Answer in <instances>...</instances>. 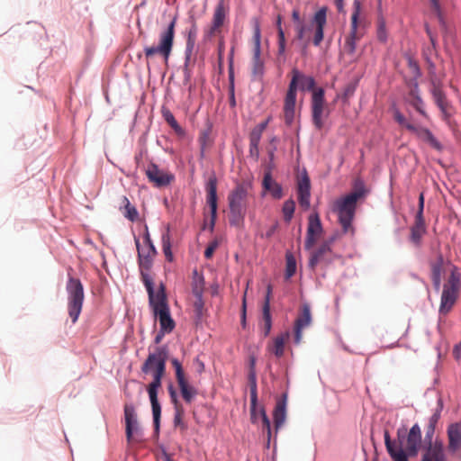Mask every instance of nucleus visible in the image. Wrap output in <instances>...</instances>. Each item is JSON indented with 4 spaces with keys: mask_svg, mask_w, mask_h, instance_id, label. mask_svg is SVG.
I'll use <instances>...</instances> for the list:
<instances>
[{
    "mask_svg": "<svg viewBox=\"0 0 461 461\" xmlns=\"http://www.w3.org/2000/svg\"><path fill=\"white\" fill-rule=\"evenodd\" d=\"M325 92L321 87L317 88L313 91L312 95V117L314 126L321 130L324 125L325 111L327 109L325 102ZM328 116V113L326 114Z\"/></svg>",
    "mask_w": 461,
    "mask_h": 461,
    "instance_id": "nucleus-11",
    "label": "nucleus"
},
{
    "mask_svg": "<svg viewBox=\"0 0 461 461\" xmlns=\"http://www.w3.org/2000/svg\"><path fill=\"white\" fill-rule=\"evenodd\" d=\"M441 409H442V402L439 400L438 401V409L430 417V420H429V430H428V432H427V437H431V435L434 433L435 425H436V423L438 422V420L440 418Z\"/></svg>",
    "mask_w": 461,
    "mask_h": 461,
    "instance_id": "nucleus-53",
    "label": "nucleus"
},
{
    "mask_svg": "<svg viewBox=\"0 0 461 461\" xmlns=\"http://www.w3.org/2000/svg\"><path fill=\"white\" fill-rule=\"evenodd\" d=\"M296 91L294 90V82H290L284 100V120L286 125L294 122L295 116Z\"/></svg>",
    "mask_w": 461,
    "mask_h": 461,
    "instance_id": "nucleus-21",
    "label": "nucleus"
},
{
    "mask_svg": "<svg viewBox=\"0 0 461 461\" xmlns=\"http://www.w3.org/2000/svg\"><path fill=\"white\" fill-rule=\"evenodd\" d=\"M360 14V3L354 2V11L351 15V28L348 35L345 38L342 53L354 58L356 52L357 41L360 40L361 34L357 32L358 17Z\"/></svg>",
    "mask_w": 461,
    "mask_h": 461,
    "instance_id": "nucleus-9",
    "label": "nucleus"
},
{
    "mask_svg": "<svg viewBox=\"0 0 461 461\" xmlns=\"http://www.w3.org/2000/svg\"><path fill=\"white\" fill-rule=\"evenodd\" d=\"M421 461H445L443 444L438 441H436L434 444L430 442Z\"/></svg>",
    "mask_w": 461,
    "mask_h": 461,
    "instance_id": "nucleus-31",
    "label": "nucleus"
},
{
    "mask_svg": "<svg viewBox=\"0 0 461 461\" xmlns=\"http://www.w3.org/2000/svg\"><path fill=\"white\" fill-rule=\"evenodd\" d=\"M427 232L424 216L415 215L413 225L411 227L410 240L416 246L420 247L424 234Z\"/></svg>",
    "mask_w": 461,
    "mask_h": 461,
    "instance_id": "nucleus-28",
    "label": "nucleus"
},
{
    "mask_svg": "<svg viewBox=\"0 0 461 461\" xmlns=\"http://www.w3.org/2000/svg\"><path fill=\"white\" fill-rule=\"evenodd\" d=\"M178 387L180 389L181 395L185 402L191 403L197 394V391L194 387L190 385L185 379L177 382Z\"/></svg>",
    "mask_w": 461,
    "mask_h": 461,
    "instance_id": "nucleus-38",
    "label": "nucleus"
},
{
    "mask_svg": "<svg viewBox=\"0 0 461 461\" xmlns=\"http://www.w3.org/2000/svg\"><path fill=\"white\" fill-rule=\"evenodd\" d=\"M298 203L302 208L308 210L310 208L311 184L309 176L304 174L298 181L297 185Z\"/></svg>",
    "mask_w": 461,
    "mask_h": 461,
    "instance_id": "nucleus-27",
    "label": "nucleus"
},
{
    "mask_svg": "<svg viewBox=\"0 0 461 461\" xmlns=\"http://www.w3.org/2000/svg\"><path fill=\"white\" fill-rule=\"evenodd\" d=\"M286 267H285V276L286 278L292 277L296 271V261L294 257L291 253H287L285 256Z\"/></svg>",
    "mask_w": 461,
    "mask_h": 461,
    "instance_id": "nucleus-51",
    "label": "nucleus"
},
{
    "mask_svg": "<svg viewBox=\"0 0 461 461\" xmlns=\"http://www.w3.org/2000/svg\"><path fill=\"white\" fill-rule=\"evenodd\" d=\"M248 186L245 184H238L229 194V207L247 208Z\"/></svg>",
    "mask_w": 461,
    "mask_h": 461,
    "instance_id": "nucleus-24",
    "label": "nucleus"
},
{
    "mask_svg": "<svg viewBox=\"0 0 461 461\" xmlns=\"http://www.w3.org/2000/svg\"><path fill=\"white\" fill-rule=\"evenodd\" d=\"M141 280L149 294V303L153 310V313L159 312V310H164V308H169L164 285L160 284L158 291L155 293L153 279L149 274H143Z\"/></svg>",
    "mask_w": 461,
    "mask_h": 461,
    "instance_id": "nucleus-8",
    "label": "nucleus"
},
{
    "mask_svg": "<svg viewBox=\"0 0 461 461\" xmlns=\"http://www.w3.org/2000/svg\"><path fill=\"white\" fill-rule=\"evenodd\" d=\"M199 143L201 146V156L203 157L205 149L209 141V134L206 131H203L199 136Z\"/></svg>",
    "mask_w": 461,
    "mask_h": 461,
    "instance_id": "nucleus-58",
    "label": "nucleus"
},
{
    "mask_svg": "<svg viewBox=\"0 0 461 461\" xmlns=\"http://www.w3.org/2000/svg\"><path fill=\"white\" fill-rule=\"evenodd\" d=\"M158 362L159 363H158V370H155L152 374L153 381L148 386V393L152 408L155 436L157 438L158 437L159 434L161 416V407L158 400V390L161 387V380L166 372L163 364V359H160Z\"/></svg>",
    "mask_w": 461,
    "mask_h": 461,
    "instance_id": "nucleus-4",
    "label": "nucleus"
},
{
    "mask_svg": "<svg viewBox=\"0 0 461 461\" xmlns=\"http://www.w3.org/2000/svg\"><path fill=\"white\" fill-rule=\"evenodd\" d=\"M262 317H263V329L265 337L268 336L272 328V319L270 313V306L268 305V301L264 303L262 309Z\"/></svg>",
    "mask_w": 461,
    "mask_h": 461,
    "instance_id": "nucleus-44",
    "label": "nucleus"
},
{
    "mask_svg": "<svg viewBox=\"0 0 461 461\" xmlns=\"http://www.w3.org/2000/svg\"><path fill=\"white\" fill-rule=\"evenodd\" d=\"M460 288V275L456 269H453L443 285L439 306L440 314H447L451 311L458 298Z\"/></svg>",
    "mask_w": 461,
    "mask_h": 461,
    "instance_id": "nucleus-5",
    "label": "nucleus"
},
{
    "mask_svg": "<svg viewBox=\"0 0 461 461\" xmlns=\"http://www.w3.org/2000/svg\"><path fill=\"white\" fill-rule=\"evenodd\" d=\"M176 24V16H174L167 28L162 31L159 34V43L158 46H146L144 48V54L147 59V65L149 66V59L155 55L158 54L162 56L165 62L168 61L171 55L174 38H175V27Z\"/></svg>",
    "mask_w": 461,
    "mask_h": 461,
    "instance_id": "nucleus-2",
    "label": "nucleus"
},
{
    "mask_svg": "<svg viewBox=\"0 0 461 461\" xmlns=\"http://www.w3.org/2000/svg\"><path fill=\"white\" fill-rule=\"evenodd\" d=\"M448 448L455 452L461 447V424L452 423L447 428Z\"/></svg>",
    "mask_w": 461,
    "mask_h": 461,
    "instance_id": "nucleus-30",
    "label": "nucleus"
},
{
    "mask_svg": "<svg viewBox=\"0 0 461 461\" xmlns=\"http://www.w3.org/2000/svg\"><path fill=\"white\" fill-rule=\"evenodd\" d=\"M429 80L431 85L430 93L433 96L434 102L440 109L444 118L447 119L450 116V105L447 100L444 92L442 91L440 80L438 78L437 76L430 77Z\"/></svg>",
    "mask_w": 461,
    "mask_h": 461,
    "instance_id": "nucleus-17",
    "label": "nucleus"
},
{
    "mask_svg": "<svg viewBox=\"0 0 461 461\" xmlns=\"http://www.w3.org/2000/svg\"><path fill=\"white\" fill-rule=\"evenodd\" d=\"M219 245H220V242L217 239H214L213 240L210 241L205 251H204V257L207 259L212 258L213 256V253L218 249Z\"/></svg>",
    "mask_w": 461,
    "mask_h": 461,
    "instance_id": "nucleus-55",
    "label": "nucleus"
},
{
    "mask_svg": "<svg viewBox=\"0 0 461 461\" xmlns=\"http://www.w3.org/2000/svg\"><path fill=\"white\" fill-rule=\"evenodd\" d=\"M155 317L158 318L160 329L163 331L170 333L175 329L176 323L170 315L169 308H164L154 313Z\"/></svg>",
    "mask_w": 461,
    "mask_h": 461,
    "instance_id": "nucleus-33",
    "label": "nucleus"
},
{
    "mask_svg": "<svg viewBox=\"0 0 461 461\" xmlns=\"http://www.w3.org/2000/svg\"><path fill=\"white\" fill-rule=\"evenodd\" d=\"M145 173L149 181L158 188L167 186L175 180L172 173L160 169L153 162L148 165Z\"/></svg>",
    "mask_w": 461,
    "mask_h": 461,
    "instance_id": "nucleus-12",
    "label": "nucleus"
},
{
    "mask_svg": "<svg viewBox=\"0 0 461 461\" xmlns=\"http://www.w3.org/2000/svg\"><path fill=\"white\" fill-rule=\"evenodd\" d=\"M295 30V40L296 41H304L305 44L309 43V40L306 39V32L310 30V27L306 25L304 22L299 23L294 25Z\"/></svg>",
    "mask_w": 461,
    "mask_h": 461,
    "instance_id": "nucleus-49",
    "label": "nucleus"
},
{
    "mask_svg": "<svg viewBox=\"0 0 461 461\" xmlns=\"http://www.w3.org/2000/svg\"><path fill=\"white\" fill-rule=\"evenodd\" d=\"M250 412L252 413V410L250 409ZM258 415L261 417L262 419V424H263V430L264 431H267V438H268V440L270 439V437H271V424H270V420L265 411V410L262 408L260 409L259 411V413L258 414L257 413V407H255V416H254V419H253V416L251 415V421L253 423L257 422L258 420Z\"/></svg>",
    "mask_w": 461,
    "mask_h": 461,
    "instance_id": "nucleus-42",
    "label": "nucleus"
},
{
    "mask_svg": "<svg viewBox=\"0 0 461 461\" xmlns=\"http://www.w3.org/2000/svg\"><path fill=\"white\" fill-rule=\"evenodd\" d=\"M431 268V279L436 290H438L441 284V273L443 268V258L438 256L435 262L430 264Z\"/></svg>",
    "mask_w": 461,
    "mask_h": 461,
    "instance_id": "nucleus-37",
    "label": "nucleus"
},
{
    "mask_svg": "<svg viewBox=\"0 0 461 461\" xmlns=\"http://www.w3.org/2000/svg\"><path fill=\"white\" fill-rule=\"evenodd\" d=\"M312 322L311 309L308 305H303L300 315L294 322V343L300 344L303 339V330L310 326Z\"/></svg>",
    "mask_w": 461,
    "mask_h": 461,
    "instance_id": "nucleus-25",
    "label": "nucleus"
},
{
    "mask_svg": "<svg viewBox=\"0 0 461 461\" xmlns=\"http://www.w3.org/2000/svg\"><path fill=\"white\" fill-rule=\"evenodd\" d=\"M136 247L138 250V258H139V267L140 270L141 278H143V274H149L150 270L153 259L157 255L156 248L150 239L148 228L146 227V231L144 234V241L143 246H140L139 240H135Z\"/></svg>",
    "mask_w": 461,
    "mask_h": 461,
    "instance_id": "nucleus-7",
    "label": "nucleus"
},
{
    "mask_svg": "<svg viewBox=\"0 0 461 461\" xmlns=\"http://www.w3.org/2000/svg\"><path fill=\"white\" fill-rule=\"evenodd\" d=\"M323 229L320 216L317 212L312 213L308 217V227L304 248L311 250L316 241L321 238Z\"/></svg>",
    "mask_w": 461,
    "mask_h": 461,
    "instance_id": "nucleus-16",
    "label": "nucleus"
},
{
    "mask_svg": "<svg viewBox=\"0 0 461 461\" xmlns=\"http://www.w3.org/2000/svg\"><path fill=\"white\" fill-rule=\"evenodd\" d=\"M162 116L164 120L170 125V127L176 131L178 135L184 134V130L182 127L178 124L176 120L175 119L173 113L168 109H163L162 110Z\"/></svg>",
    "mask_w": 461,
    "mask_h": 461,
    "instance_id": "nucleus-43",
    "label": "nucleus"
},
{
    "mask_svg": "<svg viewBox=\"0 0 461 461\" xmlns=\"http://www.w3.org/2000/svg\"><path fill=\"white\" fill-rule=\"evenodd\" d=\"M184 408L181 404H176L175 409V416H174V426L175 427H180L182 430L186 429L185 423L183 422V417H184Z\"/></svg>",
    "mask_w": 461,
    "mask_h": 461,
    "instance_id": "nucleus-50",
    "label": "nucleus"
},
{
    "mask_svg": "<svg viewBox=\"0 0 461 461\" xmlns=\"http://www.w3.org/2000/svg\"><path fill=\"white\" fill-rule=\"evenodd\" d=\"M423 211H424V194L420 193L419 196V204H418V211L416 212L417 216H423Z\"/></svg>",
    "mask_w": 461,
    "mask_h": 461,
    "instance_id": "nucleus-59",
    "label": "nucleus"
},
{
    "mask_svg": "<svg viewBox=\"0 0 461 461\" xmlns=\"http://www.w3.org/2000/svg\"><path fill=\"white\" fill-rule=\"evenodd\" d=\"M295 210V203L293 199L286 200L282 208V212L284 214V219L286 222H290L294 216V212Z\"/></svg>",
    "mask_w": 461,
    "mask_h": 461,
    "instance_id": "nucleus-48",
    "label": "nucleus"
},
{
    "mask_svg": "<svg viewBox=\"0 0 461 461\" xmlns=\"http://www.w3.org/2000/svg\"><path fill=\"white\" fill-rule=\"evenodd\" d=\"M394 118L402 126H403L405 128H406V124H411L410 122H408L406 121L404 116L402 113H400L399 112L395 113Z\"/></svg>",
    "mask_w": 461,
    "mask_h": 461,
    "instance_id": "nucleus-61",
    "label": "nucleus"
},
{
    "mask_svg": "<svg viewBox=\"0 0 461 461\" xmlns=\"http://www.w3.org/2000/svg\"><path fill=\"white\" fill-rule=\"evenodd\" d=\"M421 442V431L418 424H415L410 429L407 437L406 449L410 455H416L419 446Z\"/></svg>",
    "mask_w": 461,
    "mask_h": 461,
    "instance_id": "nucleus-29",
    "label": "nucleus"
},
{
    "mask_svg": "<svg viewBox=\"0 0 461 461\" xmlns=\"http://www.w3.org/2000/svg\"><path fill=\"white\" fill-rule=\"evenodd\" d=\"M125 434L128 443L133 440V434L139 430L137 413L132 404L124 405Z\"/></svg>",
    "mask_w": 461,
    "mask_h": 461,
    "instance_id": "nucleus-22",
    "label": "nucleus"
},
{
    "mask_svg": "<svg viewBox=\"0 0 461 461\" xmlns=\"http://www.w3.org/2000/svg\"><path fill=\"white\" fill-rule=\"evenodd\" d=\"M171 363L176 370V382L185 379V375L181 363L176 358H173L171 360Z\"/></svg>",
    "mask_w": 461,
    "mask_h": 461,
    "instance_id": "nucleus-54",
    "label": "nucleus"
},
{
    "mask_svg": "<svg viewBox=\"0 0 461 461\" xmlns=\"http://www.w3.org/2000/svg\"><path fill=\"white\" fill-rule=\"evenodd\" d=\"M197 35V26L195 22H193V24L188 32V37L186 41V48L185 51V64H184V82L185 84H188L191 80V68L190 66L194 63V60L192 59V55L195 44V39Z\"/></svg>",
    "mask_w": 461,
    "mask_h": 461,
    "instance_id": "nucleus-14",
    "label": "nucleus"
},
{
    "mask_svg": "<svg viewBox=\"0 0 461 461\" xmlns=\"http://www.w3.org/2000/svg\"><path fill=\"white\" fill-rule=\"evenodd\" d=\"M206 203L211 211L210 230H212L217 218V178L214 175L211 176L205 185Z\"/></svg>",
    "mask_w": 461,
    "mask_h": 461,
    "instance_id": "nucleus-15",
    "label": "nucleus"
},
{
    "mask_svg": "<svg viewBox=\"0 0 461 461\" xmlns=\"http://www.w3.org/2000/svg\"><path fill=\"white\" fill-rule=\"evenodd\" d=\"M406 129L414 134L418 139L429 144L431 148L441 150V143L434 137L432 132L424 127L414 124H406Z\"/></svg>",
    "mask_w": 461,
    "mask_h": 461,
    "instance_id": "nucleus-23",
    "label": "nucleus"
},
{
    "mask_svg": "<svg viewBox=\"0 0 461 461\" xmlns=\"http://www.w3.org/2000/svg\"><path fill=\"white\" fill-rule=\"evenodd\" d=\"M292 79L290 82H294V90L297 92L299 88L302 91H312L313 93L315 88V80L312 77L306 76L300 72L298 69L294 68L292 70Z\"/></svg>",
    "mask_w": 461,
    "mask_h": 461,
    "instance_id": "nucleus-26",
    "label": "nucleus"
},
{
    "mask_svg": "<svg viewBox=\"0 0 461 461\" xmlns=\"http://www.w3.org/2000/svg\"><path fill=\"white\" fill-rule=\"evenodd\" d=\"M384 444L389 455L393 459V461H408L407 456L402 447L399 449L394 447V444L391 441V438L387 430L384 431Z\"/></svg>",
    "mask_w": 461,
    "mask_h": 461,
    "instance_id": "nucleus-34",
    "label": "nucleus"
},
{
    "mask_svg": "<svg viewBox=\"0 0 461 461\" xmlns=\"http://www.w3.org/2000/svg\"><path fill=\"white\" fill-rule=\"evenodd\" d=\"M229 14V5L225 0H220L213 9L211 23L204 29L205 39L210 40L222 32L223 27L228 22Z\"/></svg>",
    "mask_w": 461,
    "mask_h": 461,
    "instance_id": "nucleus-6",
    "label": "nucleus"
},
{
    "mask_svg": "<svg viewBox=\"0 0 461 461\" xmlns=\"http://www.w3.org/2000/svg\"><path fill=\"white\" fill-rule=\"evenodd\" d=\"M377 39L381 42H385L387 40L385 20L383 17H379L377 21Z\"/></svg>",
    "mask_w": 461,
    "mask_h": 461,
    "instance_id": "nucleus-52",
    "label": "nucleus"
},
{
    "mask_svg": "<svg viewBox=\"0 0 461 461\" xmlns=\"http://www.w3.org/2000/svg\"><path fill=\"white\" fill-rule=\"evenodd\" d=\"M426 32L429 38L430 45L427 46L423 49V58L426 60L428 65V71L429 77L437 76L436 74V66L434 63V59L438 58V51L436 48V37L432 34L431 31L428 26H426Z\"/></svg>",
    "mask_w": 461,
    "mask_h": 461,
    "instance_id": "nucleus-20",
    "label": "nucleus"
},
{
    "mask_svg": "<svg viewBox=\"0 0 461 461\" xmlns=\"http://www.w3.org/2000/svg\"><path fill=\"white\" fill-rule=\"evenodd\" d=\"M364 196L365 190L358 188L334 203L333 211L338 214L343 232H353L352 221L355 217L357 203Z\"/></svg>",
    "mask_w": 461,
    "mask_h": 461,
    "instance_id": "nucleus-1",
    "label": "nucleus"
},
{
    "mask_svg": "<svg viewBox=\"0 0 461 461\" xmlns=\"http://www.w3.org/2000/svg\"><path fill=\"white\" fill-rule=\"evenodd\" d=\"M120 210L124 217L132 222L136 221L139 218V212L136 207L130 203L126 196L122 197Z\"/></svg>",
    "mask_w": 461,
    "mask_h": 461,
    "instance_id": "nucleus-36",
    "label": "nucleus"
},
{
    "mask_svg": "<svg viewBox=\"0 0 461 461\" xmlns=\"http://www.w3.org/2000/svg\"><path fill=\"white\" fill-rule=\"evenodd\" d=\"M332 240H325L317 249L310 253L309 267L314 269L320 263L329 265L332 262L334 255L331 249Z\"/></svg>",
    "mask_w": 461,
    "mask_h": 461,
    "instance_id": "nucleus-13",
    "label": "nucleus"
},
{
    "mask_svg": "<svg viewBox=\"0 0 461 461\" xmlns=\"http://www.w3.org/2000/svg\"><path fill=\"white\" fill-rule=\"evenodd\" d=\"M263 187L265 190L270 192L274 198L279 199L282 197V187L279 184L273 180L269 172L266 173L264 176Z\"/></svg>",
    "mask_w": 461,
    "mask_h": 461,
    "instance_id": "nucleus-35",
    "label": "nucleus"
},
{
    "mask_svg": "<svg viewBox=\"0 0 461 461\" xmlns=\"http://www.w3.org/2000/svg\"><path fill=\"white\" fill-rule=\"evenodd\" d=\"M169 394H170L171 401L175 404V407H176V404H179V402L176 398V391L174 390V388L172 386L169 387Z\"/></svg>",
    "mask_w": 461,
    "mask_h": 461,
    "instance_id": "nucleus-64",
    "label": "nucleus"
},
{
    "mask_svg": "<svg viewBox=\"0 0 461 461\" xmlns=\"http://www.w3.org/2000/svg\"><path fill=\"white\" fill-rule=\"evenodd\" d=\"M276 29H277V36H278V54L283 55L285 51V36L282 27V17L278 15L276 18Z\"/></svg>",
    "mask_w": 461,
    "mask_h": 461,
    "instance_id": "nucleus-45",
    "label": "nucleus"
},
{
    "mask_svg": "<svg viewBox=\"0 0 461 461\" xmlns=\"http://www.w3.org/2000/svg\"><path fill=\"white\" fill-rule=\"evenodd\" d=\"M414 105H415V107H416L417 111H418L420 113H421V114H422V115H424V116L426 115V114H425V112H424V111H423V109H422L423 102H422L421 98L417 97V98H416V100H415Z\"/></svg>",
    "mask_w": 461,
    "mask_h": 461,
    "instance_id": "nucleus-63",
    "label": "nucleus"
},
{
    "mask_svg": "<svg viewBox=\"0 0 461 461\" xmlns=\"http://www.w3.org/2000/svg\"><path fill=\"white\" fill-rule=\"evenodd\" d=\"M249 379H250V382H251V386H250V407H251V410H252V416L254 417L255 416V407H257V402H258L257 384H256V378H255V374L254 373L251 372L249 374Z\"/></svg>",
    "mask_w": 461,
    "mask_h": 461,
    "instance_id": "nucleus-47",
    "label": "nucleus"
},
{
    "mask_svg": "<svg viewBox=\"0 0 461 461\" xmlns=\"http://www.w3.org/2000/svg\"><path fill=\"white\" fill-rule=\"evenodd\" d=\"M230 208L229 222L232 226L240 227L244 221L246 209L240 208Z\"/></svg>",
    "mask_w": 461,
    "mask_h": 461,
    "instance_id": "nucleus-40",
    "label": "nucleus"
},
{
    "mask_svg": "<svg viewBox=\"0 0 461 461\" xmlns=\"http://www.w3.org/2000/svg\"><path fill=\"white\" fill-rule=\"evenodd\" d=\"M161 243H162V249H163L166 258L168 261H172L173 254H172V250H171L170 235H169L168 230L165 233L162 234Z\"/></svg>",
    "mask_w": 461,
    "mask_h": 461,
    "instance_id": "nucleus-46",
    "label": "nucleus"
},
{
    "mask_svg": "<svg viewBox=\"0 0 461 461\" xmlns=\"http://www.w3.org/2000/svg\"><path fill=\"white\" fill-rule=\"evenodd\" d=\"M168 357V348L167 346L157 347L154 352L149 353L147 359L141 366V371L145 374L153 373L158 370V363L160 359H163L164 367L166 368V363Z\"/></svg>",
    "mask_w": 461,
    "mask_h": 461,
    "instance_id": "nucleus-18",
    "label": "nucleus"
},
{
    "mask_svg": "<svg viewBox=\"0 0 461 461\" xmlns=\"http://www.w3.org/2000/svg\"><path fill=\"white\" fill-rule=\"evenodd\" d=\"M66 290L68 293V312L72 323H76L83 307L85 299L84 287L78 278L69 276Z\"/></svg>",
    "mask_w": 461,
    "mask_h": 461,
    "instance_id": "nucleus-3",
    "label": "nucleus"
},
{
    "mask_svg": "<svg viewBox=\"0 0 461 461\" xmlns=\"http://www.w3.org/2000/svg\"><path fill=\"white\" fill-rule=\"evenodd\" d=\"M292 19L294 22V25L298 24L299 23L304 22V20L302 19V17H301V14H300L299 9H297V8L293 10V12H292Z\"/></svg>",
    "mask_w": 461,
    "mask_h": 461,
    "instance_id": "nucleus-60",
    "label": "nucleus"
},
{
    "mask_svg": "<svg viewBox=\"0 0 461 461\" xmlns=\"http://www.w3.org/2000/svg\"><path fill=\"white\" fill-rule=\"evenodd\" d=\"M277 228H278V223H277V222L274 223V224H273V225H272V226H271V227L267 230V232L265 233V237H266L267 239H270V238L274 235V233H275V232H276V230H277Z\"/></svg>",
    "mask_w": 461,
    "mask_h": 461,
    "instance_id": "nucleus-62",
    "label": "nucleus"
},
{
    "mask_svg": "<svg viewBox=\"0 0 461 461\" xmlns=\"http://www.w3.org/2000/svg\"><path fill=\"white\" fill-rule=\"evenodd\" d=\"M289 338V332L282 333L274 339L273 345L269 350L277 357H281L285 353V344Z\"/></svg>",
    "mask_w": 461,
    "mask_h": 461,
    "instance_id": "nucleus-39",
    "label": "nucleus"
},
{
    "mask_svg": "<svg viewBox=\"0 0 461 461\" xmlns=\"http://www.w3.org/2000/svg\"><path fill=\"white\" fill-rule=\"evenodd\" d=\"M274 423L276 430L279 429L285 423L286 418V395L277 401L274 410Z\"/></svg>",
    "mask_w": 461,
    "mask_h": 461,
    "instance_id": "nucleus-32",
    "label": "nucleus"
},
{
    "mask_svg": "<svg viewBox=\"0 0 461 461\" xmlns=\"http://www.w3.org/2000/svg\"><path fill=\"white\" fill-rule=\"evenodd\" d=\"M252 77L261 80L264 75V62L261 59V30L258 20L255 21L253 31Z\"/></svg>",
    "mask_w": 461,
    "mask_h": 461,
    "instance_id": "nucleus-10",
    "label": "nucleus"
},
{
    "mask_svg": "<svg viewBox=\"0 0 461 461\" xmlns=\"http://www.w3.org/2000/svg\"><path fill=\"white\" fill-rule=\"evenodd\" d=\"M328 8L323 6L320 8L313 15L312 23L314 24V34L312 43L314 46H320L324 38V28L327 23Z\"/></svg>",
    "mask_w": 461,
    "mask_h": 461,
    "instance_id": "nucleus-19",
    "label": "nucleus"
},
{
    "mask_svg": "<svg viewBox=\"0 0 461 461\" xmlns=\"http://www.w3.org/2000/svg\"><path fill=\"white\" fill-rule=\"evenodd\" d=\"M356 88H357V84L356 83H349L348 84L345 88H344V91L342 93V95H341V98L346 102L348 101V98H350L355 91H356Z\"/></svg>",
    "mask_w": 461,
    "mask_h": 461,
    "instance_id": "nucleus-56",
    "label": "nucleus"
},
{
    "mask_svg": "<svg viewBox=\"0 0 461 461\" xmlns=\"http://www.w3.org/2000/svg\"><path fill=\"white\" fill-rule=\"evenodd\" d=\"M193 294L197 298L199 303L202 304V296L204 290V280L202 276H199L197 271L194 272L193 281Z\"/></svg>",
    "mask_w": 461,
    "mask_h": 461,
    "instance_id": "nucleus-41",
    "label": "nucleus"
},
{
    "mask_svg": "<svg viewBox=\"0 0 461 461\" xmlns=\"http://www.w3.org/2000/svg\"><path fill=\"white\" fill-rule=\"evenodd\" d=\"M262 134L260 133V130H252L249 135V144L256 148V146L259 145Z\"/></svg>",
    "mask_w": 461,
    "mask_h": 461,
    "instance_id": "nucleus-57",
    "label": "nucleus"
}]
</instances>
